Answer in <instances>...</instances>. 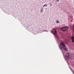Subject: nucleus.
<instances>
[{"instance_id":"3","label":"nucleus","mask_w":74,"mask_h":74,"mask_svg":"<svg viewBox=\"0 0 74 74\" xmlns=\"http://www.w3.org/2000/svg\"><path fill=\"white\" fill-rule=\"evenodd\" d=\"M61 30L63 32H65L67 30V27H63L61 28Z\"/></svg>"},{"instance_id":"9","label":"nucleus","mask_w":74,"mask_h":74,"mask_svg":"<svg viewBox=\"0 0 74 74\" xmlns=\"http://www.w3.org/2000/svg\"><path fill=\"white\" fill-rule=\"evenodd\" d=\"M49 4L50 5V6L51 7L52 6V3H49Z\"/></svg>"},{"instance_id":"12","label":"nucleus","mask_w":74,"mask_h":74,"mask_svg":"<svg viewBox=\"0 0 74 74\" xmlns=\"http://www.w3.org/2000/svg\"><path fill=\"white\" fill-rule=\"evenodd\" d=\"M57 1L59 2V0H57Z\"/></svg>"},{"instance_id":"11","label":"nucleus","mask_w":74,"mask_h":74,"mask_svg":"<svg viewBox=\"0 0 74 74\" xmlns=\"http://www.w3.org/2000/svg\"><path fill=\"white\" fill-rule=\"evenodd\" d=\"M62 53H63L64 54V53H65V52L64 53V52H63V51H62Z\"/></svg>"},{"instance_id":"10","label":"nucleus","mask_w":74,"mask_h":74,"mask_svg":"<svg viewBox=\"0 0 74 74\" xmlns=\"http://www.w3.org/2000/svg\"><path fill=\"white\" fill-rule=\"evenodd\" d=\"M47 6V4H45V5H43V7H44V6Z\"/></svg>"},{"instance_id":"8","label":"nucleus","mask_w":74,"mask_h":74,"mask_svg":"<svg viewBox=\"0 0 74 74\" xmlns=\"http://www.w3.org/2000/svg\"><path fill=\"white\" fill-rule=\"evenodd\" d=\"M56 23H59L60 22L58 21V20H56Z\"/></svg>"},{"instance_id":"14","label":"nucleus","mask_w":74,"mask_h":74,"mask_svg":"<svg viewBox=\"0 0 74 74\" xmlns=\"http://www.w3.org/2000/svg\"><path fill=\"white\" fill-rule=\"evenodd\" d=\"M34 34L35 35H36V34H35V33H34Z\"/></svg>"},{"instance_id":"13","label":"nucleus","mask_w":74,"mask_h":74,"mask_svg":"<svg viewBox=\"0 0 74 74\" xmlns=\"http://www.w3.org/2000/svg\"><path fill=\"white\" fill-rule=\"evenodd\" d=\"M73 27H74V25H73Z\"/></svg>"},{"instance_id":"4","label":"nucleus","mask_w":74,"mask_h":74,"mask_svg":"<svg viewBox=\"0 0 74 74\" xmlns=\"http://www.w3.org/2000/svg\"><path fill=\"white\" fill-rule=\"evenodd\" d=\"M63 48V49L65 51H66V52L67 51V48L66 47H62V48H60V49H61H61Z\"/></svg>"},{"instance_id":"7","label":"nucleus","mask_w":74,"mask_h":74,"mask_svg":"<svg viewBox=\"0 0 74 74\" xmlns=\"http://www.w3.org/2000/svg\"><path fill=\"white\" fill-rule=\"evenodd\" d=\"M40 13H42L43 12V8H42L41 9H40Z\"/></svg>"},{"instance_id":"2","label":"nucleus","mask_w":74,"mask_h":74,"mask_svg":"<svg viewBox=\"0 0 74 74\" xmlns=\"http://www.w3.org/2000/svg\"><path fill=\"white\" fill-rule=\"evenodd\" d=\"M61 46H63L64 47H65V45H64V43L63 42H60V45L59 46V48H60V49H61V48H62V47Z\"/></svg>"},{"instance_id":"6","label":"nucleus","mask_w":74,"mask_h":74,"mask_svg":"<svg viewBox=\"0 0 74 74\" xmlns=\"http://www.w3.org/2000/svg\"><path fill=\"white\" fill-rule=\"evenodd\" d=\"M70 56V54L69 53H66L65 55V56L66 57H67Z\"/></svg>"},{"instance_id":"5","label":"nucleus","mask_w":74,"mask_h":74,"mask_svg":"<svg viewBox=\"0 0 74 74\" xmlns=\"http://www.w3.org/2000/svg\"><path fill=\"white\" fill-rule=\"evenodd\" d=\"M71 39H72V42L74 43V37L71 36Z\"/></svg>"},{"instance_id":"1","label":"nucleus","mask_w":74,"mask_h":74,"mask_svg":"<svg viewBox=\"0 0 74 74\" xmlns=\"http://www.w3.org/2000/svg\"><path fill=\"white\" fill-rule=\"evenodd\" d=\"M51 33L53 34L54 36H55L57 34V31L56 28H54L52 29V30H51Z\"/></svg>"}]
</instances>
